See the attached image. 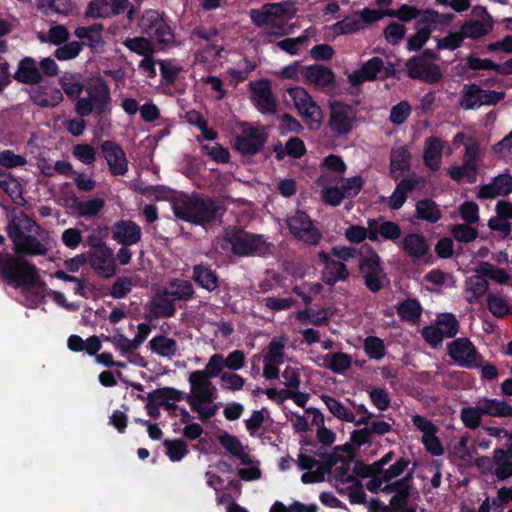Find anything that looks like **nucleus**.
Returning a JSON list of instances; mask_svg holds the SVG:
<instances>
[{"label": "nucleus", "instance_id": "nucleus-1", "mask_svg": "<svg viewBox=\"0 0 512 512\" xmlns=\"http://www.w3.org/2000/svg\"><path fill=\"white\" fill-rule=\"evenodd\" d=\"M19 245L14 249L16 255L0 252V280L15 289H31L40 279L39 270L20 255L45 256L49 249L44 242L30 234H26Z\"/></svg>", "mask_w": 512, "mask_h": 512}, {"label": "nucleus", "instance_id": "nucleus-2", "mask_svg": "<svg viewBox=\"0 0 512 512\" xmlns=\"http://www.w3.org/2000/svg\"><path fill=\"white\" fill-rule=\"evenodd\" d=\"M237 257L267 258L274 253L275 245L263 234L252 233L241 226L230 225L224 228L222 249H227Z\"/></svg>", "mask_w": 512, "mask_h": 512}, {"label": "nucleus", "instance_id": "nucleus-3", "mask_svg": "<svg viewBox=\"0 0 512 512\" xmlns=\"http://www.w3.org/2000/svg\"><path fill=\"white\" fill-rule=\"evenodd\" d=\"M172 209L176 218L200 226L215 222L218 215L225 211L218 199L199 193L175 201Z\"/></svg>", "mask_w": 512, "mask_h": 512}, {"label": "nucleus", "instance_id": "nucleus-4", "mask_svg": "<svg viewBox=\"0 0 512 512\" xmlns=\"http://www.w3.org/2000/svg\"><path fill=\"white\" fill-rule=\"evenodd\" d=\"M85 96L75 103V111L80 117H87L91 113L101 116L107 110L110 102V91L101 79L88 82L85 85Z\"/></svg>", "mask_w": 512, "mask_h": 512}, {"label": "nucleus", "instance_id": "nucleus-5", "mask_svg": "<svg viewBox=\"0 0 512 512\" xmlns=\"http://www.w3.org/2000/svg\"><path fill=\"white\" fill-rule=\"evenodd\" d=\"M138 25L141 32L154 40L161 49L172 47L175 44V33L164 13L154 9L145 10Z\"/></svg>", "mask_w": 512, "mask_h": 512}, {"label": "nucleus", "instance_id": "nucleus-6", "mask_svg": "<svg viewBox=\"0 0 512 512\" xmlns=\"http://www.w3.org/2000/svg\"><path fill=\"white\" fill-rule=\"evenodd\" d=\"M239 128L241 132L234 138V149L243 156L260 153L268 138L264 127H256L248 122H241Z\"/></svg>", "mask_w": 512, "mask_h": 512}, {"label": "nucleus", "instance_id": "nucleus-7", "mask_svg": "<svg viewBox=\"0 0 512 512\" xmlns=\"http://www.w3.org/2000/svg\"><path fill=\"white\" fill-rule=\"evenodd\" d=\"M357 110L351 105L334 101L330 104L328 127L338 137L349 135L356 122Z\"/></svg>", "mask_w": 512, "mask_h": 512}, {"label": "nucleus", "instance_id": "nucleus-8", "mask_svg": "<svg viewBox=\"0 0 512 512\" xmlns=\"http://www.w3.org/2000/svg\"><path fill=\"white\" fill-rule=\"evenodd\" d=\"M286 223L290 233L307 245H318L322 239L320 230L314 225L310 216L301 210L287 217Z\"/></svg>", "mask_w": 512, "mask_h": 512}, {"label": "nucleus", "instance_id": "nucleus-9", "mask_svg": "<svg viewBox=\"0 0 512 512\" xmlns=\"http://www.w3.org/2000/svg\"><path fill=\"white\" fill-rule=\"evenodd\" d=\"M367 250L368 255L359 261V269L363 274L367 289L377 293L384 287L383 280L386 278V273L378 253L369 245H367Z\"/></svg>", "mask_w": 512, "mask_h": 512}, {"label": "nucleus", "instance_id": "nucleus-10", "mask_svg": "<svg viewBox=\"0 0 512 512\" xmlns=\"http://www.w3.org/2000/svg\"><path fill=\"white\" fill-rule=\"evenodd\" d=\"M293 100L295 108L299 114L312 127L313 124L318 128L322 122V111L319 105L313 100L312 96L302 87H292L287 90Z\"/></svg>", "mask_w": 512, "mask_h": 512}, {"label": "nucleus", "instance_id": "nucleus-11", "mask_svg": "<svg viewBox=\"0 0 512 512\" xmlns=\"http://www.w3.org/2000/svg\"><path fill=\"white\" fill-rule=\"evenodd\" d=\"M448 355L461 367L478 368L483 362L481 354L468 338H457L447 345Z\"/></svg>", "mask_w": 512, "mask_h": 512}, {"label": "nucleus", "instance_id": "nucleus-12", "mask_svg": "<svg viewBox=\"0 0 512 512\" xmlns=\"http://www.w3.org/2000/svg\"><path fill=\"white\" fill-rule=\"evenodd\" d=\"M252 94V102L256 109L264 115H272L277 111V100L275 99L271 83L268 79H259L249 83Z\"/></svg>", "mask_w": 512, "mask_h": 512}, {"label": "nucleus", "instance_id": "nucleus-13", "mask_svg": "<svg viewBox=\"0 0 512 512\" xmlns=\"http://www.w3.org/2000/svg\"><path fill=\"white\" fill-rule=\"evenodd\" d=\"M287 14L288 10L283 2L267 3L260 9H251L249 12L251 22L259 28L271 26L282 29L283 25L278 24L276 21Z\"/></svg>", "mask_w": 512, "mask_h": 512}, {"label": "nucleus", "instance_id": "nucleus-14", "mask_svg": "<svg viewBox=\"0 0 512 512\" xmlns=\"http://www.w3.org/2000/svg\"><path fill=\"white\" fill-rule=\"evenodd\" d=\"M408 76L425 83L434 84L442 79L439 66L429 63L423 56H413L406 62Z\"/></svg>", "mask_w": 512, "mask_h": 512}, {"label": "nucleus", "instance_id": "nucleus-15", "mask_svg": "<svg viewBox=\"0 0 512 512\" xmlns=\"http://www.w3.org/2000/svg\"><path fill=\"white\" fill-rule=\"evenodd\" d=\"M438 12L433 9H427L423 15L416 21V32L409 37L407 41V49L409 51H418L430 38L433 25L436 24L438 19Z\"/></svg>", "mask_w": 512, "mask_h": 512}, {"label": "nucleus", "instance_id": "nucleus-16", "mask_svg": "<svg viewBox=\"0 0 512 512\" xmlns=\"http://www.w3.org/2000/svg\"><path fill=\"white\" fill-rule=\"evenodd\" d=\"M128 7V0H91L85 10V17L106 19L120 15Z\"/></svg>", "mask_w": 512, "mask_h": 512}, {"label": "nucleus", "instance_id": "nucleus-17", "mask_svg": "<svg viewBox=\"0 0 512 512\" xmlns=\"http://www.w3.org/2000/svg\"><path fill=\"white\" fill-rule=\"evenodd\" d=\"M318 258L324 265L321 279L326 285L334 286L337 282L349 278L348 268L343 262L332 259L325 251H320Z\"/></svg>", "mask_w": 512, "mask_h": 512}, {"label": "nucleus", "instance_id": "nucleus-18", "mask_svg": "<svg viewBox=\"0 0 512 512\" xmlns=\"http://www.w3.org/2000/svg\"><path fill=\"white\" fill-rule=\"evenodd\" d=\"M402 250L414 261L432 262L430 247L426 238L420 233H409L402 240Z\"/></svg>", "mask_w": 512, "mask_h": 512}, {"label": "nucleus", "instance_id": "nucleus-19", "mask_svg": "<svg viewBox=\"0 0 512 512\" xmlns=\"http://www.w3.org/2000/svg\"><path fill=\"white\" fill-rule=\"evenodd\" d=\"M512 193V175L507 171L495 176L490 183L479 187V199H495Z\"/></svg>", "mask_w": 512, "mask_h": 512}, {"label": "nucleus", "instance_id": "nucleus-20", "mask_svg": "<svg viewBox=\"0 0 512 512\" xmlns=\"http://www.w3.org/2000/svg\"><path fill=\"white\" fill-rule=\"evenodd\" d=\"M384 69V61L381 57L374 56L362 63L360 68L348 75V82L354 86H360L366 81H374Z\"/></svg>", "mask_w": 512, "mask_h": 512}, {"label": "nucleus", "instance_id": "nucleus-21", "mask_svg": "<svg viewBox=\"0 0 512 512\" xmlns=\"http://www.w3.org/2000/svg\"><path fill=\"white\" fill-rule=\"evenodd\" d=\"M367 225L370 228V241L372 242H377L379 236L384 240L396 241L402 234L401 227L397 223L385 220L384 217L370 218Z\"/></svg>", "mask_w": 512, "mask_h": 512}, {"label": "nucleus", "instance_id": "nucleus-22", "mask_svg": "<svg viewBox=\"0 0 512 512\" xmlns=\"http://www.w3.org/2000/svg\"><path fill=\"white\" fill-rule=\"evenodd\" d=\"M90 265L101 276H112L115 272L113 251L105 243L97 245L91 253Z\"/></svg>", "mask_w": 512, "mask_h": 512}, {"label": "nucleus", "instance_id": "nucleus-23", "mask_svg": "<svg viewBox=\"0 0 512 512\" xmlns=\"http://www.w3.org/2000/svg\"><path fill=\"white\" fill-rule=\"evenodd\" d=\"M102 154L113 175H124L127 171V160L123 149L111 141H105L101 146Z\"/></svg>", "mask_w": 512, "mask_h": 512}, {"label": "nucleus", "instance_id": "nucleus-24", "mask_svg": "<svg viewBox=\"0 0 512 512\" xmlns=\"http://www.w3.org/2000/svg\"><path fill=\"white\" fill-rule=\"evenodd\" d=\"M13 78L19 83L26 85H36L43 80L36 60L30 56H25L19 61Z\"/></svg>", "mask_w": 512, "mask_h": 512}, {"label": "nucleus", "instance_id": "nucleus-25", "mask_svg": "<svg viewBox=\"0 0 512 512\" xmlns=\"http://www.w3.org/2000/svg\"><path fill=\"white\" fill-rule=\"evenodd\" d=\"M192 280L202 289L214 292L219 288V276L209 265L197 264L193 266Z\"/></svg>", "mask_w": 512, "mask_h": 512}, {"label": "nucleus", "instance_id": "nucleus-26", "mask_svg": "<svg viewBox=\"0 0 512 512\" xmlns=\"http://www.w3.org/2000/svg\"><path fill=\"white\" fill-rule=\"evenodd\" d=\"M303 74L308 83L318 87H331L335 83V73L328 67L314 64L305 66Z\"/></svg>", "mask_w": 512, "mask_h": 512}, {"label": "nucleus", "instance_id": "nucleus-27", "mask_svg": "<svg viewBox=\"0 0 512 512\" xmlns=\"http://www.w3.org/2000/svg\"><path fill=\"white\" fill-rule=\"evenodd\" d=\"M207 373H203L201 370H195L189 375V382L191 385V391L195 399H199L201 402L210 403L212 401V392L210 390V381Z\"/></svg>", "mask_w": 512, "mask_h": 512}, {"label": "nucleus", "instance_id": "nucleus-28", "mask_svg": "<svg viewBox=\"0 0 512 512\" xmlns=\"http://www.w3.org/2000/svg\"><path fill=\"white\" fill-rule=\"evenodd\" d=\"M411 153L405 146L393 148L390 154V174L393 180L398 181L405 173L410 171Z\"/></svg>", "mask_w": 512, "mask_h": 512}, {"label": "nucleus", "instance_id": "nucleus-29", "mask_svg": "<svg viewBox=\"0 0 512 512\" xmlns=\"http://www.w3.org/2000/svg\"><path fill=\"white\" fill-rule=\"evenodd\" d=\"M443 143L440 138L430 136L425 140L423 161L432 171H437L442 158Z\"/></svg>", "mask_w": 512, "mask_h": 512}, {"label": "nucleus", "instance_id": "nucleus-30", "mask_svg": "<svg viewBox=\"0 0 512 512\" xmlns=\"http://www.w3.org/2000/svg\"><path fill=\"white\" fill-rule=\"evenodd\" d=\"M103 25L101 23H94L90 26L84 27L79 26L74 30V35L84 40L82 43L89 46L92 49H97L103 45V38L101 32L103 31Z\"/></svg>", "mask_w": 512, "mask_h": 512}, {"label": "nucleus", "instance_id": "nucleus-31", "mask_svg": "<svg viewBox=\"0 0 512 512\" xmlns=\"http://www.w3.org/2000/svg\"><path fill=\"white\" fill-rule=\"evenodd\" d=\"M31 99L40 107H55L63 100V95L58 88L39 87L33 92Z\"/></svg>", "mask_w": 512, "mask_h": 512}, {"label": "nucleus", "instance_id": "nucleus-32", "mask_svg": "<svg viewBox=\"0 0 512 512\" xmlns=\"http://www.w3.org/2000/svg\"><path fill=\"white\" fill-rule=\"evenodd\" d=\"M173 298L169 292L164 288L156 294L155 299L152 301L151 310L159 317L170 318L176 313V307Z\"/></svg>", "mask_w": 512, "mask_h": 512}, {"label": "nucleus", "instance_id": "nucleus-33", "mask_svg": "<svg viewBox=\"0 0 512 512\" xmlns=\"http://www.w3.org/2000/svg\"><path fill=\"white\" fill-rule=\"evenodd\" d=\"M218 442L226 451L241 460L243 464L250 463V458L245 453L243 444L236 436L223 432L218 436Z\"/></svg>", "mask_w": 512, "mask_h": 512}, {"label": "nucleus", "instance_id": "nucleus-34", "mask_svg": "<svg viewBox=\"0 0 512 512\" xmlns=\"http://www.w3.org/2000/svg\"><path fill=\"white\" fill-rule=\"evenodd\" d=\"M489 288V283L485 279V276L481 274L474 275L466 280V300L470 304L476 303L481 297H483Z\"/></svg>", "mask_w": 512, "mask_h": 512}, {"label": "nucleus", "instance_id": "nucleus-35", "mask_svg": "<svg viewBox=\"0 0 512 512\" xmlns=\"http://www.w3.org/2000/svg\"><path fill=\"white\" fill-rule=\"evenodd\" d=\"M151 351L159 356L171 358L178 350L176 340L169 338L163 334L154 336L149 341Z\"/></svg>", "mask_w": 512, "mask_h": 512}, {"label": "nucleus", "instance_id": "nucleus-36", "mask_svg": "<svg viewBox=\"0 0 512 512\" xmlns=\"http://www.w3.org/2000/svg\"><path fill=\"white\" fill-rule=\"evenodd\" d=\"M396 312L402 320L414 323L421 317L422 306L418 299L407 298L398 303Z\"/></svg>", "mask_w": 512, "mask_h": 512}, {"label": "nucleus", "instance_id": "nucleus-37", "mask_svg": "<svg viewBox=\"0 0 512 512\" xmlns=\"http://www.w3.org/2000/svg\"><path fill=\"white\" fill-rule=\"evenodd\" d=\"M113 239L122 245L118 252L119 262L128 264V221L121 220L112 227Z\"/></svg>", "mask_w": 512, "mask_h": 512}, {"label": "nucleus", "instance_id": "nucleus-38", "mask_svg": "<svg viewBox=\"0 0 512 512\" xmlns=\"http://www.w3.org/2000/svg\"><path fill=\"white\" fill-rule=\"evenodd\" d=\"M166 290L169 292L173 300L188 301L195 294L192 283L184 279H173L169 282Z\"/></svg>", "mask_w": 512, "mask_h": 512}, {"label": "nucleus", "instance_id": "nucleus-39", "mask_svg": "<svg viewBox=\"0 0 512 512\" xmlns=\"http://www.w3.org/2000/svg\"><path fill=\"white\" fill-rule=\"evenodd\" d=\"M480 161L481 156L479 144L475 141L471 144H466L463 163L465 164V167L469 168L471 171V179H469V184H473L477 180Z\"/></svg>", "mask_w": 512, "mask_h": 512}, {"label": "nucleus", "instance_id": "nucleus-40", "mask_svg": "<svg viewBox=\"0 0 512 512\" xmlns=\"http://www.w3.org/2000/svg\"><path fill=\"white\" fill-rule=\"evenodd\" d=\"M416 217L429 223H436L442 217L438 205L432 199H422L416 203Z\"/></svg>", "mask_w": 512, "mask_h": 512}, {"label": "nucleus", "instance_id": "nucleus-41", "mask_svg": "<svg viewBox=\"0 0 512 512\" xmlns=\"http://www.w3.org/2000/svg\"><path fill=\"white\" fill-rule=\"evenodd\" d=\"M351 363L350 355L344 352H334L324 356V367L337 374H342L348 370Z\"/></svg>", "mask_w": 512, "mask_h": 512}, {"label": "nucleus", "instance_id": "nucleus-42", "mask_svg": "<svg viewBox=\"0 0 512 512\" xmlns=\"http://www.w3.org/2000/svg\"><path fill=\"white\" fill-rule=\"evenodd\" d=\"M482 412L492 417H512V405L504 400L485 398L482 402Z\"/></svg>", "mask_w": 512, "mask_h": 512}, {"label": "nucleus", "instance_id": "nucleus-43", "mask_svg": "<svg viewBox=\"0 0 512 512\" xmlns=\"http://www.w3.org/2000/svg\"><path fill=\"white\" fill-rule=\"evenodd\" d=\"M321 399L335 418L346 422L354 421V413L338 399L329 395H322Z\"/></svg>", "mask_w": 512, "mask_h": 512}, {"label": "nucleus", "instance_id": "nucleus-44", "mask_svg": "<svg viewBox=\"0 0 512 512\" xmlns=\"http://www.w3.org/2000/svg\"><path fill=\"white\" fill-rule=\"evenodd\" d=\"M136 113L140 114V118L144 122H154L161 116L160 110L155 104L147 102L140 105L135 99L130 98V116Z\"/></svg>", "mask_w": 512, "mask_h": 512}, {"label": "nucleus", "instance_id": "nucleus-45", "mask_svg": "<svg viewBox=\"0 0 512 512\" xmlns=\"http://www.w3.org/2000/svg\"><path fill=\"white\" fill-rule=\"evenodd\" d=\"M165 447V454L172 462L182 460L188 453V445L182 439H165L163 441Z\"/></svg>", "mask_w": 512, "mask_h": 512}, {"label": "nucleus", "instance_id": "nucleus-46", "mask_svg": "<svg viewBox=\"0 0 512 512\" xmlns=\"http://www.w3.org/2000/svg\"><path fill=\"white\" fill-rule=\"evenodd\" d=\"M476 273L481 274L498 284H506L510 279V275L505 269L495 267L491 263L485 261L478 265Z\"/></svg>", "mask_w": 512, "mask_h": 512}, {"label": "nucleus", "instance_id": "nucleus-47", "mask_svg": "<svg viewBox=\"0 0 512 512\" xmlns=\"http://www.w3.org/2000/svg\"><path fill=\"white\" fill-rule=\"evenodd\" d=\"M150 394V400L158 405L167 404L170 401L176 402L183 399V392L173 387H162L153 390Z\"/></svg>", "mask_w": 512, "mask_h": 512}, {"label": "nucleus", "instance_id": "nucleus-48", "mask_svg": "<svg viewBox=\"0 0 512 512\" xmlns=\"http://www.w3.org/2000/svg\"><path fill=\"white\" fill-rule=\"evenodd\" d=\"M485 414L482 412V404L476 407H464L461 409L460 417L464 426L468 429L475 430L481 424V417Z\"/></svg>", "mask_w": 512, "mask_h": 512}, {"label": "nucleus", "instance_id": "nucleus-49", "mask_svg": "<svg viewBox=\"0 0 512 512\" xmlns=\"http://www.w3.org/2000/svg\"><path fill=\"white\" fill-rule=\"evenodd\" d=\"M285 338H273L268 345V351L264 356V362L283 364L284 362Z\"/></svg>", "mask_w": 512, "mask_h": 512}, {"label": "nucleus", "instance_id": "nucleus-50", "mask_svg": "<svg viewBox=\"0 0 512 512\" xmlns=\"http://www.w3.org/2000/svg\"><path fill=\"white\" fill-rule=\"evenodd\" d=\"M437 326L446 338H453L459 331V322L452 313L438 315Z\"/></svg>", "mask_w": 512, "mask_h": 512}, {"label": "nucleus", "instance_id": "nucleus-51", "mask_svg": "<svg viewBox=\"0 0 512 512\" xmlns=\"http://www.w3.org/2000/svg\"><path fill=\"white\" fill-rule=\"evenodd\" d=\"M411 491L394 494L390 499L389 506L383 507V512H416L414 508L407 507Z\"/></svg>", "mask_w": 512, "mask_h": 512}, {"label": "nucleus", "instance_id": "nucleus-52", "mask_svg": "<svg viewBox=\"0 0 512 512\" xmlns=\"http://www.w3.org/2000/svg\"><path fill=\"white\" fill-rule=\"evenodd\" d=\"M364 351L373 360H380L385 355L384 341L377 336H368L364 340Z\"/></svg>", "mask_w": 512, "mask_h": 512}, {"label": "nucleus", "instance_id": "nucleus-53", "mask_svg": "<svg viewBox=\"0 0 512 512\" xmlns=\"http://www.w3.org/2000/svg\"><path fill=\"white\" fill-rule=\"evenodd\" d=\"M487 308L496 318H502L510 312L507 301L499 294L494 293L487 296Z\"/></svg>", "mask_w": 512, "mask_h": 512}, {"label": "nucleus", "instance_id": "nucleus-54", "mask_svg": "<svg viewBox=\"0 0 512 512\" xmlns=\"http://www.w3.org/2000/svg\"><path fill=\"white\" fill-rule=\"evenodd\" d=\"M362 28L361 20L354 17H345L332 25V30L335 35H349L358 32Z\"/></svg>", "mask_w": 512, "mask_h": 512}, {"label": "nucleus", "instance_id": "nucleus-55", "mask_svg": "<svg viewBox=\"0 0 512 512\" xmlns=\"http://www.w3.org/2000/svg\"><path fill=\"white\" fill-rule=\"evenodd\" d=\"M55 51L54 56L57 60L65 61L76 58L83 49L84 43L79 41H72L69 43H63Z\"/></svg>", "mask_w": 512, "mask_h": 512}, {"label": "nucleus", "instance_id": "nucleus-56", "mask_svg": "<svg viewBox=\"0 0 512 512\" xmlns=\"http://www.w3.org/2000/svg\"><path fill=\"white\" fill-rule=\"evenodd\" d=\"M61 88L71 100H78L80 94L85 91V85L80 83L75 76H63L60 79Z\"/></svg>", "mask_w": 512, "mask_h": 512}, {"label": "nucleus", "instance_id": "nucleus-57", "mask_svg": "<svg viewBox=\"0 0 512 512\" xmlns=\"http://www.w3.org/2000/svg\"><path fill=\"white\" fill-rule=\"evenodd\" d=\"M412 108L408 101L402 100L392 106L390 110L389 120L395 125H401L406 122L411 114Z\"/></svg>", "mask_w": 512, "mask_h": 512}, {"label": "nucleus", "instance_id": "nucleus-58", "mask_svg": "<svg viewBox=\"0 0 512 512\" xmlns=\"http://www.w3.org/2000/svg\"><path fill=\"white\" fill-rule=\"evenodd\" d=\"M460 32L463 35L464 40L466 38L478 39L487 34L485 25L478 20L465 21L461 27Z\"/></svg>", "mask_w": 512, "mask_h": 512}, {"label": "nucleus", "instance_id": "nucleus-59", "mask_svg": "<svg viewBox=\"0 0 512 512\" xmlns=\"http://www.w3.org/2000/svg\"><path fill=\"white\" fill-rule=\"evenodd\" d=\"M130 52H134L144 58L154 56L155 48L150 38L134 37L130 38Z\"/></svg>", "mask_w": 512, "mask_h": 512}, {"label": "nucleus", "instance_id": "nucleus-60", "mask_svg": "<svg viewBox=\"0 0 512 512\" xmlns=\"http://www.w3.org/2000/svg\"><path fill=\"white\" fill-rule=\"evenodd\" d=\"M480 92H482V88L477 84H471L467 87L466 91L461 100V106L466 110H471L476 107L481 106V96Z\"/></svg>", "mask_w": 512, "mask_h": 512}, {"label": "nucleus", "instance_id": "nucleus-61", "mask_svg": "<svg viewBox=\"0 0 512 512\" xmlns=\"http://www.w3.org/2000/svg\"><path fill=\"white\" fill-rule=\"evenodd\" d=\"M104 206V200L100 198H94L87 201L78 202L76 209L80 216L83 217H94Z\"/></svg>", "mask_w": 512, "mask_h": 512}, {"label": "nucleus", "instance_id": "nucleus-62", "mask_svg": "<svg viewBox=\"0 0 512 512\" xmlns=\"http://www.w3.org/2000/svg\"><path fill=\"white\" fill-rule=\"evenodd\" d=\"M464 38L460 30L455 32H449L445 37L437 39L438 50H450L454 51L460 48L463 44Z\"/></svg>", "mask_w": 512, "mask_h": 512}, {"label": "nucleus", "instance_id": "nucleus-63", "mask_svg": "<svg viewBox=\"0 0 512 512\" xmlns=\"http://www.w3.org/2000/svg\"><path fill=\"white\" fill-rule=\"evenodd\" d=\"M157 63L160 66V73L164 82L168 85H173L182 68L175 65L172 60H158Z\"/></svg>", "mask_w": 512, "mask_h": 512}, {"label": "nucleus", "instance_id": "nucleus-64", "mask_svg": "<svg viewBox=\"0 0 512 512\" xmlns=\"http://www.w3.org/2000/svg\"><path fill=\"white\" fill-rule=\"evenodd\" d=\"M470 225L471 224H456L452 229L453 237L463 243L474 241L478 237V231Z\"/></svg>", "mask_w": 512, "mask_h": 512}]
</instances>
